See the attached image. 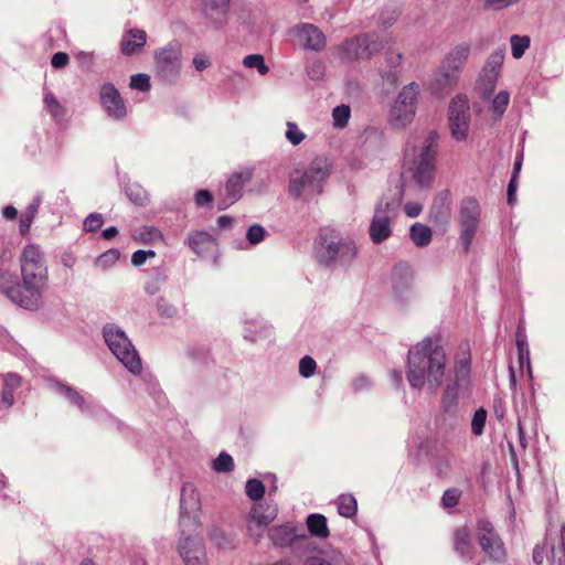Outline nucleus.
I'll return each instance as SVG.
<instances>
[{"label": "nucleus", "instance_id": "48", "mask_svg": "<svg viewBox=\"0 0 565 565\" xmlns=\"http://www.w3.org/2000/svg\"><path fill=\"white\" fill-rule=\"evenodd\" d=\"M120 253L118 249H109L102 254L97 260L96 265L102 268H106L113 264H115L119 259Z\"/></svg>", "mask_w": 565, "mask_h": 565}, {"label": "nucleus", "instance_id": "19", "mask_svg": "<svg viewBox=\"0 0 565 565\" xmlns=\"http://www.w3.org/2000/svg\"><path fill=\"white\" fill-rule=\"evenodd\" d=\"M202 12L214 28L220 29L228 20L230 0H201Z\"/></svg>", "mask_w": 565, "mask_h": 565}, {"label": "nucleus", "instance_id": "15", "mask_svg": "<svg viewBox=\"0 0 565 565\" xmlns=\"http://www.w3.org/2000/svg\"><path fill=\"white\" fill-rule=\"evenodd\" d=\"M0 292L19 307L32 310L22 282L18 281L15 273L9 268L0 267Z\"/></svg>", "mask_w": 565, "mask_h": 565}, {"label": "nucleus", "instance_id": "50", "mask_svg": "<svg viewBox=\"0 0 565 565\" xmlns=\"http://www.w3.org/2000/svg\"><path fill=\"white\" fill-rule=\"evenodd\" d=\"M104 224V218L99 213L89 214L84 221V230L86 232H95Z\"/></svg>", "mask_w": 565, "mask_h": 565}, {"label": "nucleus", "instance_id": "3", "mask_svg": "<svg viewBox=\"0 0 565 565\" xmlns=\"http://www.w3.org/2000/svg\"><path fill=\"white\" fill-rule=\"evenodd\" d=\"M331 173V163L326 157H316L302 171H295L289 179V193L298 200L303 193L321 194Z\"/></svg>", "mask_w": 565, "mask_h": 565}, {"label": "nucleus", "instance_id": "12", "mask_svg": "<svg viewBox=\"0 0 565 565\" xmlns=\"http://www.w3.org/2000/svg\"><path fill=\"white\" fill-rule=\"evenodd\" d=\"M478 542L482 551L489 558L497 563H502L507 558L504 544L495 532L494 526L488 520H479L477 524Z\"/></svg>", "mask_w": 565, "mask_h": 565}, {"label": "nucleus", "instance_id": "58", "mask_svg": "<svg viewBox=\"0 0 565 565\" xmlns=\"http://www.w3.org/2000/svg\"><path fill=\"white\" fill-rule=\"evenodd\" d=\"M193 65L196 71L203 72L211 65V62L206 54H199L194 56Z\"/></svg>", "mask_w": 565, "mask_h": 565}, {"label": "nucleus", "instance_id": "39", "mask_svg": "<svg viewBox=\"0 0 565 565\" xmlns=\"http://www.w3.org/2000/svg\"><path fill=\"white\" fill-rule=\"evenodd\" d=\"M350 107L347 105L337 106L332 111L333 124L338 128H343L350 119Z\"/></svg>", "mask_w": 565, "mask_h": 565}, {"label": "nucleus", "instance_id": "23", "mask_svg": "<svg viewBox=\"0 0 565 565\" xmlns=\"http://www.w3.org/2000/svg\"><path fill=\"white\" fill-rule=\"evenodd\" d=\"M503 61L504 54L502 52H493L487 61L483 70L484 95L489 96L493 93Z\"/></svg>", "mask_w": 565, "mask_h": 565}, {"label": "nucleus", "instance_id": "30", "mask_svg": "<svg viewBox=\"0 0 565 565\" xmlns=\"http://www.w3.org/2000/svg\"><path fill=\"white\" fill-rule=\"evenodd\" d=\"M409 236L417 247H425L430 244L433 232L427 225L415 223L411 226Z\"/></svg>", "mask_w": 565, "mask_h": 565}, {"label": "nucleus", "instance_id": "38", "mask_svg": "<svg viewBox=\"0 0 565 565\" xmlns=\"http://www.w3.org/2000/svg\"><path fill=\"white\" fill-rule=\"evenodd\" d=\"M243 64L248 68H257L260 75H266L269 71L265 64L264 56L260 54H250L244 57Z\"/></svg>", "mask_w": 565, "mask_h": 565}, {"label": "nucleus", "instance_id": "51", "mask_svg": "<svg viewBox=\"0 0 565 565\" xmlns=\"http://www.w3.org/2000/svg\"><path fill=\"white\" fill-rule=\"evenodd\" d=\"M305 134L294 122H288L286 138L295 146L305 139Z\"/></svg>", "mask_w": 565, "mask_h": 565}, {"label": "nucleus", "instance_id": "44", "mask_svg": "<svg viewBox=\"0 0 565 565\" xmlns=\"http://www.w3.org/2000/svg\"><path fill=\"white\" fill-rule=\"evenodd\" d=\"M60 392L74 405L78 408H83L85 404V399L79 392L74 390L73 387L61 385Z\"/></svg>", "mask_w": 565, "mask_h": 565}, {"label": "nucleus", "instance_id": "49", "mask_svg": "<svg viewBox=\"0 0 565 565\" xmlns=\"http://www.w3.org/2000/svg\"><path fill=\"white\" fill-rule=\"evenodd\" d=\"M130 87L140 92H148L151 87L150 77L146 74H136L130 77Z\"/></svg>", "mask_w": 565, "mask_h": 565}, {"label": "nucleus", "instance_id": "57", "mask_svg": "<svg viewBox=\"0 0 565 565\" xmlns=\"http://www.w3.org/2000/svg\"><path fill=\"white\" fill-rule=\"evenodd\" d=\"M403 55L399 52H395L393 50H388L385 53V61L387 65L392 68H395L402 64Z\"/></svg>", "mask_w": 565, "mask_h": 565}, {"label": "nucleus", "instance_id": "29", "mask_svg": "<svg viewBox=\"0 0 565 565\" xmlns=\"http://www.w3.org/2000/svg\"><path fill=\"white\" fill-rule=\"evenodd\" d=\"M306 524L312 536L322 540L329 537L330 531L327 524V518L323 514L312 513L308 515Z\"/></svg>", "mask_w": 565, "mask_h": 565}, {"label": "nucleus", "instance_id": "54", "mask_svg": "<svg viewBox=\"0 0 565 565\" xmlns=\"http://www.w3.org/2000/svg\"><path fill=\"white\" fill-rule=\"evenodd\" d=\"M515 3V0H483L486 10L499 11Z\"/></svg>", "mask_w": 565, "mask_h": 565}, {"label": "nucleus", "instance_id": "28", "mask_svg": "<svg viewBox=\"0 0 565 565\" xmlns=\"http://www.w3.org/2000/svg\"><path fill=\"white\" fill-rule=\"evenodd\" d=\"M188 244L196 255H202L214 245V239L207 232L196 231L189 234Z\"/></svg>", "mask_w": 565, "mask_h": 565}, {"label": "nucleus", "instance_id": "61", "mask_svg": "<svg viewBox=\"0 0 565 565\" xmlns=\"http://www.w3.org/2000/svg\"><path fill=\"white\" fill-rule=\"evenodd\" d=\"M13 392L10 388H2L1 391V405L8 409L14 404Z\"/></svg>", "mask_w": 565, "mask_h": 565}, {"label": "nucleus", "instance_id": "6", "mask_svg": "<svg viewBox=\"0 0 565 565\" xmlns=\"http://www.w3.org/2000/svg\"><path fill=\"white\" fill-rule=\"evenodd\" d=\"M438 135L436 131H430L426 137L420 152L412 163L406 159L405 164H408V171L412 172V178L420 186L428 185L435 172V158Z\"/></svg>", "mask_w": 565, "mask_h": 565}, {"label": "nucleus", "instance_id": "8", "mask_svg": "<svg viewBox=\"0 0 565 565\" xmlns=\"http://www.w3.org/2000/svg\"><path fill=\"white\" fill-rule=\"evenodd\" d=\"M471 113L466 95H456L448 107V128L452 139L466 141L469 137Z\"/></svg>", "mask_w": 565, "mask_h": 565}, {"label": "nucleus", "instance_id": "14", "mask_svg": "<svg viewBox=\"0 0 565 565\" xmlns=\"http://www.w3.org/2000/svg\"><path fill=\"white\" fill-rule=\"evenodd\" d=\"M276 507H265L263 504L255 505L250 509L247 518V533L257 544L263 539L268 525L276 519Z\"/></svg>", "mask_w": 565, "mask_h": 565}, {"label": "nucleus", "instance_id": "41", "mask_svg": "<svg viewBox=\"0 0 565 565\" xmlns=\"http://www.w3.org/2000/svg\"><path fill=\"white\" fill-rule=\"evenodd\" d=\"M487 420V411L479 408L475 412L471 420V430L475 436H481Z\"/></svg>", "mask_w": 565, "mask_h": 565}, {"label": "nucleus", "instance_id": "17", "mask_svg": "<svg viewBox=\"0 0 565 565\" xmlns=\"http://www.w3.org/2000/svg\"><path fill=\"white\" fill-rule=\"evenodd\" d=\"M253 174V168H244L230 175L224 188L225 198L220 201V210L228 207L241 198L243 188L252 180Z\"/></svg>", "mask_w": 565, "mask_h": 565}, {"label": "nucleus", "instance_id": "27", "mask_svg": "<svg viewBox=\"0 0 565 565\" xmlns=\"http://www.w3.org/2000/svg\"><path fill=\"white\" fill-rule=\"evenodd\" d=\"M454 550L461 556L472 557L475 547L471 540V532L467 526H460L455 530Z\"/></svg>", "mask_w": 565, "mask_h": 565}, {"label": "nucleus", "instance_id": "64", "mask_svg": "<svg viewBox=\"0 0 565 565\" xmlns=\"http://www.w3.org/2000/svg\"><path fill=\"white\" fill-rule=\"evenodd\" d=\"M532 557H533V562L536 565L543 564V561L545 557V545L536 544L533 548Z\"/></svg>", "mask_w": 565, "mask_h": 565}, {"label": "nucleus", "instance_id": "9", "mask_svg": "<svg viewBox=\"0 0 565 565\" xmlns=\"http://www.w3.org/2000/svg\"><path fill=\"white\" fill-rule=\"evenodd\" d=\"M182 49L177 42H170L154 52L157 75L164 82L173 83L181 72Z\"/></svg>", "mask_w": 565, "mask_h": 565}, {"label": "nucleus", "instance_id": "36", "mask_svg": "<svg viewBox=\"0 0 565 565\" xmlns=\"http://www.w3.org/2000/svg\"><path fill=\"white\" fill-rule=\"evenodd\" d=\"M512 56L514 58H521L525 50L530 46L529 36L512 35L510 39Z\"/></svg>", "mask_w": 565, "mask_h": 565}, {"label": "nucleus", "instance_id": "13", "mask_svg": "<svg viewBox=\"0 0 565 565\" xmlns=\"http://www.w3.org/2000/svg\"><path fill=\"white\" fill-rule=\"evenodd\" d=\"M193 532L181 533L177 551L184 565H209V557L202 540Z\"/></svg>", "mask_w": 565, "mask_h": 565}, {"label": "nucleus", "instance_id": "55", "mask_svg": "<svg viewBox=\"0 0 565 565\" xmlns=\"http://www.w3.org/2000/svg\"><path fill=\"white\" fill-rule=\"evenodd\" d=\"M156 253L153 250H136L131 256V263L135 266H141L146 263L148 257H154Z\"/></svg>", "mask_w": 565, "mask_h": 565}, {"label": "nucleus", "instance_id": "46", "mask_svg": "<svg viewBox=\"0 0 565 565\" xmlns=\"http://www.w3.org/2000/svg\"><path fill=\"white\" fill-rule=\"evenodd\" d=\"M461 490L458 488H450L447 489L441 498V502L444 507L446 508H454L459 503V500L461 498Z\"/></svg>", "mask_w": 565, "mask_h": 565}, {"label": "nucleus", "instance_id": "56", "mask_svg": "<svg viewBox=\"0 0 565 565\" xmlns=\"http://www.w3.org/2000/svg\"><path fill=\"white\" fill-rule=\"evenodd\" d=\"M70 62V56L65 52H57L52 56L51 65L54 68H63L65 67Z\"/></svg>", "mask_w": 565, "mask_h": 565}, {"label": "nucleus", "instance_id": "31", "mask_svg": "<svg viewBox=\"0 0 565 565\" xmlns=\"http://www.w3.org/2000/svg\"><path fill=\"white\" fill-rule=\"evenodd\" d=\"M210 540L217 546V548L223 551H231L235 548L236 543L234 539L226 534L220 527H213L209 533Z\"/></svg>", "mask_w": 565, "mask_h": 565}, {"label": "nucleus", "instance_id": "63", "mask_svg": "<svg viewBox=\"0 0 565 565\" xmlns=\"http://www.w3.org/2000/svg\"><path fill=\"white\" fill-rule=\"evenodd\" d=\"M308 76L312 79L321 78L323 74V65L320 62H315L307 71Z\"/></svg>", "mask_w": 565, "mask_h": 565}, {"label": "nucleus", "instance_id": "53", "mask_svg": "<svg viewBox=\"0 0 565 565\" xmlns=\"http://www.w3.org/2000/svg\"><path fill=\"white\" fill-rule=\"evenodd\" d=\"M363 36L367 45L366 58H369L383 47V43L374 34H364Z\"/></svg>", "mask_w": 565, "mask_h": 565}, {"label": "nucleus", "instance_id": "16", "mask_svg": "<svg viewBox=\"0 0 565 565\" xmlns=\"http://www.w3.org/2000/svg\"><path fill=\"white\" fill-rule=\"evenodd\" d=\"M390 210L391 203L383 201L375 207V213L369 227V234L374 244H381L392 235Z\"/></svg>", "mask_w": 565, "mask_h": 565}, {"label": "nucleus", "instance_id": "34", "mask_svg": "<svg viewBox=\"0 0 565 565\" xmlns=\"http://www.w3.org/2000/svg\"><path fill=\"white\" fill-rule=\"evenodd\" d=\"M458 404V385H447L441 398V407L445 412L450 413L456 409Z\"/></svg>", "mask_w": 565, "mask_h": 565}, {"label": "nucleus", "instance_id": "25", "mask_svg": "<svg viewBox=\"0 0 565 565\" xmlns=\"http://www.w3.org/2000/svg\"><path fill=\"white\" fill-rule=\"evenodd\" d=\"M147 42V33L143 30H128L120 42V50L124 55L130 56L145 46Z\"/></svg>", "mask_w": 565, "mask_h": 565}, {"label": "nucleus", "instance_id": "22", "mask_svg": "<svg viewBox=\"0 0 565 565\" xmlns=\"http://www.w3.org/2000/svg\"><path fill=\"white\" fill-rule=\"evenodd\" d=\"M459 75L440 66L430 83V90L437 97H445L455 88Z\"/></svg>", "mask_w": 565, "mask_h": 565}, {"label": "nucleus", "instance_id": "42", "mask_svg": "<svg viewBox=\"0 0 565 565\" xmlns=\"http://www.w3.org/2000/svg\"><path fill=\"white\" fill-rule=\"evenodd\" d=\"M510 102V94L507 90L499 92L492 102V110L499 117L504 114Z\"/></svg>", "mask_w": 565, "mask_h": 565}, {"label": "nucleus", "instance_id": "2", "mask_svg": "<svg viewBox=\"0 0 565 565\" xmlns=\"http://www.w3.org/2000/svg\"><path fill=\"white\" fill-rule=\"evenodd\" d=\"M19 263L25 295L32 310L36 309L49 281L45 256L39 245L28 244L21 252Z\"/></svg>", "mask_w": 565, "mask_h": 565}, {"label": "nucleus", "instance_id": "20", "mask_svg": "<svg viewBox=\"0 0 565 565\" xmlns=\"http://www.w3.org/2000/svg\"><path fill=\"white\" fill-rule=\"evenodd\" d=\"M268 537L275 546L286 547L296 541H308L305 533L298 534L292 524L276 525L268 530Z\"/></svg>", "mask_w": 565, "mask_h": 565}, {"label": "nucleus", "instance_id": "7", "mask_svg": "<svg viewBox=\"0 0 565 565\" xmlns=\"http://www.w3.org/2000/svg\"><path fill=\"white\" fill-rule=\"evenodd\" d=\"M419 85L415 82L404 86L390 111V122L396 128L408 126L415 116Z\"/></svg>", "mask_w": 565, "mask_h": 565}, {"label": "nucleus", "instance_id": "45", "mask_svg": "<svg viewBox=\"0 0 565 565\" xmlns=\"http://www.w3.org/2000/svg\"><path fill=\"white\" fill-rule=\"evenodd\" d=\"M44 103H45L50 114L54 118H58L64 115V109H63L62 105L58 103V100L55 98V96L51 92L45 94Z\"/></svg>", "mask_w": 565, "mask_h": 565}, {"label": "nucleus", "instance_id": "40", "mask_svg": "<svg viewBox=\"0 0 565 565\" xmlns=\"http://www.w3.org/2000/svg\"><path fill=\"white\" fill-rule=\"evenodd\" d=\"M213 469L216 472H231L234 470V460L227 452H221L213 461Z\"/></svg>", "mask_w": 565, "mask_h": 565}, {"label": "nucleus", "instance_id": "26", "mask_svg": "<svg viewBox=\"0 0 565 565\" xmlns=\"http://www.w3.org/2000/svg\"><path fill=\"white\" fill-rule=\"evenodd\" d=\"M342 57L349 61L366 58L367 45L363 35L347 40L341 46Z\"/></svg>", "mask_w": 565, "mask_h": 565}, {"label": "nucleus", "instance_id": "35", "mask_svg": "<svg viewBox=\"0 0 565 565\" xmlns=\"http://www.w3.org/2000/svg\"><path fill=\"white\" fill-rule=\"evenodd\" d=\"M162 235L158 228L153 226H143L135 232L134 238L140 243H149L161 239Z\"/></svg>", "mask_w": 565, "mask_h": 565}, {"label": "nucleus", "instance_id": "33", "mask_svg": "<svg viewBox=\"0 0 565 565\" xmlns=\"http://www.w3.org/2000/svg\"><path fill=\"white\" fill-rule=\"evenodd\" d=\"M126 194L128 199L136 205L145 206L149 202V195L147 191L136 182L127 184Z\"/></svg>", "mask_w": 565, "mask_h": 565}, {"label": "nucleus", "instance_id": "21", "mask_svg": "<svg viewBox=\"0 0 565 565\" xmlns=\"http://www.w3.org/2000/svg\"><path fill=\"white\" fill-rule=\"evenodd\" d=\"M296 35L299 42L307 49L320 51L326 45V36L313 24L305 23L297 26Z\"/></svg>", "mask_w": 565, "mask_h": 565}, {"label": "nucleus", "instance_id": "4", "mask_svg": "<svg viewBox=\"0 0 565 565\" xmlns=\"http://www.w3.org/2000/svg\"><path fill=\"white\" fill-rule=\"evenodd\" d=\"M104 339L114 355L134 374L142 370L141 360L126 333L115 326L104 328Z\"/></svg>", "mask_w": 565, "mask_h": 565}, {"label": "nucleus", "instance_id": "18", "mask_svg": "<svg viewBox=\"0 0 565 565\" xmlns=\"http://www.w3.org/2000/svg\"><path fill=\"white\" fill-rule=\"evenodd\" d=\"M100 103L107 115L117 120L122 119L127 114L122 97L118 89L110 83L102 86Z\"/></svg>", "mask_w": 565, "mask_h": 565}, {"label": "nucleus", "instance_id": "60", "mask_svg": "<svg viewBox=\"0 0 565 565\" xmlns=\"http://www.w3.org/2000/svg\"><path fill=\"white\" fill-rule=\"evenodd\" d=\"M213 201V195L207 190H199L195 194V203L198 206H202Z\"/></svg>", "mask_w": 565, "mask_h": 565}, {"label": "nucleus", "instance_id": "1", "mask_svg": "<svg viewBox=\"0 0 565 565\" xmlns=\"http://www.w3.org/2000/svg\"><path fill=\"white\" fill-rule=\"evenodd\" d=\"M407 381L420 390L428 382L431 388L440 386L445 375L446 354L438 339L426 338L408 351Z\"/></svg>", "mask_w": 565, "mask_h": 565}, {"label": "nucleus", "instance_id": "32", "mask_svg": "<svg viewBox=\"0 0 565 565\" xmlns=\"http://www.w3.org/2000/svg\"><path fill=\"white\" fill-rule=\"evenodd\" d=\"M358 502L352 494H341L338 498V512L341 516L350 519L356 514Z\"/></svg>", "mask_w": 565, "mask_h": 565}, {"label": "nucleus", "instance_id": "52", "mask_svg": "<svg viewBox=\"0 0 565 565\" xmlns=\"http://www.w3.org/2000/svg\"><path fill=\"white\" fill-rule=\"evenodd\" d=\"M266 231L260 225H252L246 233L247 241L255 245L260 243L265 238Z\"/></svg>", "mask_w": 565, "mask_h": 565}, {"label": "nucleus", "instance_id": "59", "mask_svg": "<svg viewBox=\"0 0 565 565\" xmlns=\"http://www.w3.org/2000/svg\"><path fill=\"white\" fill-rule=\"evenodd\" d=\"M20 383L21 379L19 375L9 373L4 377L2 388H10L11 391H14L20 386Z\"/></svg>", "mask_w": 565, "mask_h": 565}, {"label": "nucleus", "instance_id": "62", "mask_svg": "<svg viewBox=\"0 0 565 565\" xmlns=\"http://www.w3.org/2000/svg\"><path fill=\"white\" fill-rule=\"evenodd\" d=\"M422 210H423L422 205L417 202H408L404 206V211H405L406 215L409 217L418 216L420 214Z\"/></svg>", "mask_w": 565, "mask_h": 565}, {"label": "nucleus", "instance_id": "5", "mask_svg": "<svg viewBox=\"0 0 565 565\" xmlns=\"http://www.w3.org/2000/svg\"><path fill=\"white\" fill-rule=\"evenodd\" d=\"M319 260L326 265L339 263L350 265L356 257L355 244L350 239H343L338 234L330 232L320 236Z\"/></svg>", "mask_w": 565, "mask_h": 565}, {"label": "nucleus", "instance_id": "24", "mask_svg": "<svg viewBox=\"0 0 565 565\" xmlns=\"http://www.w3.org/2000/svg\"><path fill=\"white\" fill-rule=\"evenodd\" d=\"M470 55V45L461 43L456 45L445 57L441 66L459 75Z\"/></svg>", "mask_w": 565, "mask_h": 565}, {"label": "nucleus", "instance_id": "11", "mask_svg": "<svg viewBox=\"0 0 565 565\" xmlns=\"http://www.w3.org/2000/svg\"><path fill=\"white\" fill-rule=\"evenodd\" d=\"M481 218V207L473 198H466L461 201L459 210L460 239L465 253H468L477 233Z\"/></svg>", "mask_w": 565, "mask_h": 565}, {"label": "nucleus", "instance_id": "47", "mask_svg": "<svg viewBox=\"0 0 565 565\" xmlns=\"http://www.w3.org/2000/svg\"><path fill=\"white\" fill-rule=\"evenodd\" d=\"M316 369H317V363L309 355L303 356L299 362V373L302 377L308 379V377L312 376L315 374Z\"/></svg>", "mask_w": 565, "mask_h": 565}, {"label": "nucleus", "instance_id": "10", "mask_svg": "<svg viewBox=\"0 0 565 565\" xmlns=\"http://www.w3.org/2000/svg\"><path fill=\"white\" fill-rule=\"evenodd\" d=\"M201 509L199 492L191 483H184L180 498V527L182 534L186 531L196 532L200 527L198 512Z\"/></svg>", "mask_w": 565, "mask_h": 565}, {"label": "nucleus", "instance_id": "37", "mask_svg": "<svg viewBox=\"0 0 565 565\" xmlns=\"http://www.w3.org/2000/svg\"><path fill=\"white\" fill-rule=\"evenodd\" d=\"M246 494L253 501L263 499L265 494V486L258 479H249L245 487Z\"/></svg>", "mask_w": 565, "mask_h": 565}, {"label": "nucleus", "instance_id": "43", "mask_svg": "<svg viewBox=\"0 0 565 565\" xmlns=\"http://www.w3.org/2000/svg\"><path fill=\"white\" fill-rule=\"evenodd\" d=\"M516 348H518V362L520 365L521 372H523L524 363L527 365V372L531 376V365H530V359H529V350L526 348V342L523 339L518 338L516 340Z\"/></svg>", "mask_w": 565, "mask_h": 565}]
</instances>
